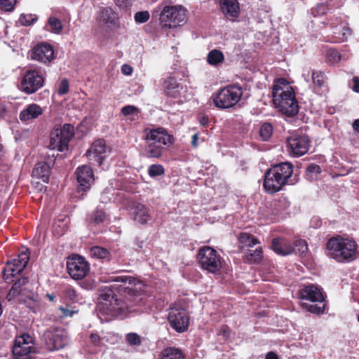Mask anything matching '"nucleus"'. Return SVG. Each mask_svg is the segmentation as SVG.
<instances>
[{"label":"nucleus","mask_w":359,"mask_h":359,"mask_svg":"<svg viewBox=\"0 0 359 359\" xmlns=\"http://www.w3.org/2000/svg\"><path fill=\"white\" fill-rule=\"evenodd\" d=\"M114 283L110 286L102 287L99 290L100 298L110 304L118 301L116 292L123 296L126 302V309L128 312L135 311L133 304L140 305L143 299L142 295L134 288L135 279L129 276H118L111 278Z\"/></svg>","instance_id":"f257e3e1"},{"label":"nucleus","mask_w":359,"mask_h":359,"mask_svg":"<svg viewBox=\"0 0 359 359\" xmlns=\"http://www.w3.org/2000/svg\"><path fill=\"white\" fill-rule=\"evenodd\" d=\"M142 139L145 141L144 155L147 158H159L164 151L175 142L172 135L163 127L146 128Z\"/></svg>","instance_id":"f03ea898"},{"label":"nucleus","mask_w":359,"mask_h":359,"mask_svg":"<svg viewBox=\"0 0 359 359\" xmlns=\"http://www.w3.org/2000/svg\"><path fill=\"white\" fill-rule=\"evenodd\" d=\"M294 165L287 161L272 165L265 172L264 189L269 194H274L286 184H294L296 180L292 177Z\"/></svg>","instance_id":"7ed1b4c3"},{"label":"nucleus","mask_w":359,"mask_h":359,"mask_svg":"<svg viewBox=\"0 0 359 359\" xmlns=\"http://www.w3.org/2000/svg\"><path fill=\"white\" fill-rule=\"evenodd\" d=\"M273 102L283 114L293 117L299 112V107L295 93L285 79H279L273 86Z\"/></svg>","instance_id":"20e7f679"},{"label":"nucleus","mask_w":359,"mask_h":359,"mask_svg":"<svg viewBox=\"0 0 359 359\" xmlns=\"http://www.w3.org/2000/svg\"><path fill=\"white\" fill-rule=\"evenodd\" d=\"M326 246L328 255L339 262L354 260L358 252V245L354 241L339 236L329 239Z\"/></svg>","instance_id":"39448f33"},{"label":"nucleus","mask_w":359,"mask_h":359,"mask_svg":"<svg viewBox=\"0 0 359 359\" xmlns=\"http://www.w3.org/2000/svg\"><path fill=\"white\" fill-rule=\"evenodd\" d=\"M243 94V88L238 84H230L220 88L212 97L214 105L219 109L233 108L240 102Z\"/></svg>","instance_id":"423d86ee"},{"label":"nucleus","mask_w":359,"mask_h":359,"mask_svg":"<svg viewBox=\"0 0 359 359\" xmlns=\"http://www.w3.org/2000/svg\"><path fill=\"white\" fill-rule=\"evenodd\" d=\"M44 83L45 78L41 70L29 67L25 69L18 88L27 95H32L41 89L44 86Z\"/></svg>","instance_id":"0eeeda50"},{"label":"nucleus","mask_w":359,"mask_h":359,"mask_svg":"<svg viewBox=\"0 0 359 359\" xmlns=\"http://www.w3.org/2000/svg\"><path fill=\"white\" fill-rule=\"evenodd\" d=\"M197 259L201 267L210 273H217L222 268L220 255L210 246L200 248L197 254Z\"/></svg>","instance_id":"6e6552de"},{"label":"nucleus","mask_w":359,"mask_h":359,"mask_svg":"<svg viewBox=\"0 0 359 359\" xmlns=\"http://www.w3.org/2000/svg\"><path fill=\"white\" fill-rule=\"evenodd\" d=\"M74 126L65 124L61 128H54L50 133L49 149L64 151L68 149L69 143L74 135Z\"/></svg>","instance_id":"1a4fd4ad"},{"label":"nucleus","mask_w":359,"mask_h":359,"mask_svg":"<svg viewBox=\"0 0 359 359\" xmlns=\"http://www.w3.org/2000/svg\"><path fill=\"white\" fill-rule=\"evenodd\" d=\"M185 10L181 6H166L160 15L162 29L176 27L185 22Z\"/></svg>","instance_id":"9d476101"},{"label":"nucleus","mask_w":359,"mask_h":359,"mask_svg":"<svg viewBox=\"0 0 359 359\" xmlns=\"http://www.w3.org/2000/svg\"><path fill=\"white\" fill-rule=\"evenodd\" d=\"M34 345V340L29 334L17 337L13 346L15 359H32V354L36 352Z\"/></svg>","instance_id":"9b49d317"},{"label":"nucleus","mask_w":359,"mask_h":359,"mask_svg":"<svg viewBox=\"0 0 359 359\" xmlns=\"http://www.w3.org/2000/svg\"><path fill=\"white\" fill-rule=\"evenodd\" d=\"M67 269L68 273L73 279L81 280L88 274L90 264L81 256L72 255L67 258Z\"/></svg>","instance_id":"f8f14e48"},{"label":"nucleus","mask_w":359,"mask_h":359,"mask_svg":"<svg viewBox=\"0 0 359 359\" xmlns=\"http://www.w3.org/2000/svg\"><path fill=\"white\" fill-rule=\"evenodd\" d=\"M311 140L308 135L296 133L287 138L288 151L294 156H302L308 152Z\"/></svg>","instance_id":"ddd939ff"},{"label":"nucleus","mask_w":359,"mask_h":359,"mask_svg":"<svg viewBox=\"0 0 359 359\" xmlns=\"http://www.w3.org/2000/svg\"><path fill=\"white\" fill-rule=\"evenodd\" d=\"M168 320L170 327L177 332L186 331L189 324V318L187 311L179 307L170 308Z\"/></svg>","instance_id":"4468645a"},{"label":"nucleus","mask_w":359,"mask_h":359,"mask_svg":"<svg viewBox=\"0 0 359 359\" xmlns=\"http://www.w3.org/2000/svg\"><path fill=\"white\" fill-rule=\"evenodd\" d=\"M76 192L81 193V195L90 190L94 182V172L91 167L83 165L79 166L76 170Z\"/></svg>","instance_id":"2eb2a0df"},{"label":"nucleus","mask_w":359,"mask_h":359,"mask_svg":"<svg viewBox=\"0 0 359 359\" xmlns=\"http://www.w3.org/2000/svg\"><path fill=\"white\" fill-rule=\"evenodd\" d=\"M43 338L46 348L49 351L61 349L67 343L64 330L58 328L46 330L43 333Z\"/></svg>","instance_id":"dca6fc26"},{"label":"nucleus","mask_w":359,"mask_h":359,"mask_svg":"<svg viewBox=\"0 0 359 359\" xmlns=\"http://www.w3.org/2000/svg\"><path fill=\"white\" fill-rule=\"evenodd\" d=\"M128 209L131 218L140 224H147L151 219L149 208L140 202H131Z\"/></svg>","instance_id":"f3484780"},{"label":"nucleus","mask_w":359,"mask_h":359,"mask_svg":"<svg viewBox=\"0 0 359 359\" xmlns=\"http://www.w3.org/2000/svg\"><path fill=\"white\" fill-rule=\"evenodd\" d=\"M31 58L43 64H49L54 58V50L51 45L41 42L32 50Z\"/></svg>","instance_id":"a211bd4d"},{"label":"nucleus","mask_w":359,"mask_h":359,"mask_svg":"<svg viewBox=\"0 0 359 359\" xmlns=\"http://www.w3.org/2000/svg\"><path fill=\"white\" fill-rule=\"evenodd\" d=\"M107 149L105 140L97 139L91 144L90 147L86 153V156L90 161L95 162L100 166L103 163L104 154L106 153Z\"/></svg>","instance_id":"6ab92c4d"},{"label":"nucleus","mask_w":359,"mask_h":359,"mask_svg":"<svg viewBox=\"0 0 359 359\" xmlns=\"http://www.w3.org/2000/svg\"><path fill=\"white\" fill-rule=\"evenodd\" d=\"M300 298L312 302H323L325 300L322 291L313 284L304 286L299 290Z\"/></svg>","instance_id":"aec40b11"},{"label":"nucleus","mask_w":359,"mask_h":359,"mask_svg":"<svg viewBox=\"0 0 359 359\" xmlns=\"http://www.w3.org/2000/svg\"><path fill=\"white\" fill-rule=\"evenodd\" d=\"M163 91L167 97L177 98L180 95L182 87L172 74L164 79L162 83Z\"/></svg>","instance_id":"412c9836"},{"label":"nucleus","mask_w":359,"mask_h":359,"mask_svg":"<svg viewBox=\"0 0 359 359\" xmlns=\"http://www.w3.org/2000/svg\"><path fill=\"white\" fill-rule=\"evenodd\" d=\"M271 249L278 255L286 256L293 253L294 250L292 243L286 238L276 237L273 238Z\"/></svg>","instance_id":"4be33fe9"},{"label":"nucleus","mask_w":359,"mask_h":359,"mask_svg":"<svg viewBox=\"0 0 359 359\" xmlns=\"http://www.w3.org/2000/svg\"><path fill=\"white\" fill-rule=\"evenodd\" d=\"M43 109L37 104H30L27 105L20 113L19 118L22 123L36 119L43 114Z\"/></svg>","instance_id":"5701e85b"},{"label":"nucleus","mask_w":359,"mask_h":359,"mask_svg":"<svg viewBox=\"0 0 359 359\" xmlns=\"http://www.w3.org/2000/svg\"><path fill=\"white\" fill-rule=\"evenodd\" d=\"M51 169L48 163L42 161L36 163L32 170V176L41 180L44 183H48L50 175Z\"/></svg>","instance_id":"b1692460"},{"label":"nucleus","mask_w":359,"mask_h":359,"mask_svg":"<svg viewBox=\"0 0 359 359\" xmlns=\"http://www.w3.org/2000/svg\"><path fill=\"white\" fill-rule=\"evenodd\" d=\"M118 19L117 13L111 8H103L100 11L97 20L102 25L109 27L116 25Z\"/></svg>","instance_id":"393cba45"},{"label":"nucleus","mask_w":359,"mask_h":359,"mask_svg":"<svg viewBox=\"0 0 359 359\" xmlns=\"http://www.w3.org/2000/svg\"><path fill=\"white\" fill-rule=\"evenodd\" d=\"M220 7L226 18H237L240 7L237 0H220Z\"/></svg>","instance_id":"a878e982"},{"label":"nucleus","mask_w":359,"mask_h":359,"mask_svg":"<svg viewBox=\"0 0 359 359\" xmlns=\"http://www.w3.org/2000/svg\"><path fill=\"white\" fill-rule=\"evenodd\" d=\"M24 269H21L18 265L7 261L6 266L3 271V278L6 282H13V278L20 273Z\"/></svg>","instance_id":"bb28decb"},{"label":"nucleus","mask_w":359,"mask_h":359,"mask_svg":"<svg viewBox=\"0 0 359 359\" xmlns=\"http://www.w3.org/2000/svg\"><path fill=\"white\" fill-rule=\"evenodd\" d=\"M161 359H185V355L180 348L166 347L161 353Z\"/></svg>","instance_id":"cd10ccee"},{"label":"nucleus","mask_w":359,"mask_h":359,"mask_svg":"<svg viewBox=\"0 0 359 359\" xmlns=\"http://www.w3.org/2000/svg\"><path fill=\"white\" fill-rule=\"evenodd\" d=\"M22 302L34 313H36L40 309L41 299L37 294L30 292Z\"/></svg>","instance_id":"c85d7f7f"},{"label":"nucleus","mask_w":359,"mask_h":359,"mask_svg":"<svg viewBox=\"0 0 359 359\" xmlns=\"http://www.w3.org/2000/svg\"><path fill=\"white\" fill-rule=\"evenodd\" d=\"M311 79L315 90H319L323 87H326V76L323 72L313 70L312 72Z\"/></svg>","instance_id":"c756f323"},{"label":"nucleus","mask_w":359,"mask_h":359,"mask_svg":"<svg viewBox=\"0 0 359 359\" xmlns=\"http://www.w3.org/2000/svg\"><path fill=\"white\" fill-rule=\"evenodd\" d=\"M246 262L249 264H259L263 258V250L261 247H258L255 250H248L245 253Z\"/></svg>","instance_id":"7c9ffc66"},{"label":"nucleus","mask_w":359,"mask_h":359,"mask_svg":"<svg viewBox=\"0 0 359 359\" xmlns=\"http://www.w3.org/2000/svg\"><path fill=\"white\" fill-rule=\"evenodd\" d=\"M28 281L29 280L27 277H22L18 278L16 280H14V283L7 295V299L10 301L12 297H14L17 294H20L22 292L21 286L26 285Z\"/></svg>","instance_id":"2f4dec72"},{"label":"nucleus","mask_w":359,"mask_h":359,"mask_svg":"<svg viewBox=\"0 0 359 359\" xmlns=\"http://www.w3.org/2000/svg\"><path fill=\"white\" fill-rule=\"evenodd\" d=\"M76 290L71 285H67L62 292V297L67 303H74L78 300Z\"/></svg>","instance_id":"473e14b6"},{"label":"nucleus","mask_w":359,"mask_h":359,"mask_svg":"<svg viewBox=\"0 0 359 359\" xmlns=\"http://www.w3.org/2000/svg\"><path fill=\"white\" fill-rule=\"evenodd\" d=\"M342 60L341 54L335 48H330L326 52V62L330 65H334Z\"/></svg>","instance_id":"72a5a7b5"},{"label":"nucleus","mask_w":359,"mask_h":359,"mask_svg":"<svg viewBox=\"0 0 359 359\" xmlns=\"http://www.w3.org/2000/svg\"><path fill=\"white\" fill-rule=\"evenodd\" d=\"M224 60V54L222 51L214 49L209 52L207 61L210 65H217L220 62H222Z\"/></svg>","instance_id":"f704fd0d"},{"label":"nucleus","mask_w":359,"mask_h":359,"mask_svg":"<svg viewBox=\"0 0 359 359\" xmlns=\"http://www.w3.org/2000/svg\"><path fill=\"white\" fill-rule=\"evenodd\" d=\"M238 241L241 243L248 247H253L254 245L259 243L258 239L255 236L246 232L240 233Z\"/></svg>","instance_id":"c9c22d12"},{"label":"nucleus","mask_w":359,"mask_h":359,"mask_svg":"<svg viewBox=\"0 0 359 359\" xmlns=\"http://www.w3.org/2000/svg\"><path fill=\"white\" fill-rule=\"evenodd\" d=\"M29 260V252L27 250L25 252H22L18 255L17 257L13 259L10 261L12 263H14L17 266H20L21 269H25Z\"/></svg>","instance_id":"e433bc0d"},{"label":"nucleus","mask_w":359,"mask_h":359,"mask_svg":"<svg viewBox=\"0 0 359 359\" xmlns=\"http://www.w3.org/2000/svg\"><path fill=\"white\" fill-rule=\"evenodd\" d=\"M90 255L95 258L103 259H109L110 252L104 248L100 246H93L90 248Z\"/></svg>","instance_id":"4c0bfd02"},{"label":"nucleus","mask_w":359,"mask_h":359,"mask_svg":"<svg viewBox=\"0 0 359 359\" xmlns=\"http://www.w3.org/2000/svg\"><path fill=\"white\" fill-rule=\"evenodd\" d=\"M273 126L271 123L266 122L262 124L259 129V135L264 141H267L273 134Z\"/></svg>","instance_id":"58836bf2"},{"label":"nucleus","mask_w":359,"mask_h":359,"mask_svg":"<svg viewBox=\"0 0 359 359\" xmlns=\"http://www.w3.org/2000/svg\"><path fill=\"white\" fill-rule=\"evenodd\" d=\"M48 22L52 32L55 34H60L62 32L63 27L61 21L58 18L53 16L50 17Z\"/></svg>","instance_id":"ea45409f"},{"label":"nucleus","mask_w":359,"mask_h":359,"mask_svg":"<svg viewBox=\"0 0 359 359\" xmlns=\"http://www.w3.org/2000/svg\"><path fill=\"white\" fill-rule=\"evenodd\" d=\"M165 173V169L162 165L153 164L148 169V174L151 177H155L163 175Z\"/></svg>","instance_id":"a19ab883"},{"label":"nucleus","mask_w":359,"mask_h":359,"mask_svg":"<svg viewBox=\"0 0 359 359\" xmlns=\"http://www.w3.org/2000/svg\"><path fill=\"white\" fill-rule=\"evenodd\" d=\"M294 249L293 252L298 253L299 255L304 254L308 250V245L305 240L298 239L294 243Z\"/></svg>","instance_id":"79ce46f5"},{"label":"nucleus","mask_w":359,"mask_h":359,"mask_svg":"<svg viewBox=\"0 0 359 359\" xmlns=\"http://www.w3.org/2000/svg\"><path fill=\"white\" fill-rule=\"evenodd\" d=\"M126 341L130 346H140L142 344L141 337L135 332H130L126 335Z\"/></svg>","instance_id":"37998d69"},{"label":"nucleus","mask_w":359,"mask_h":359,"mask_svg":"<svg viewBox=\"0 0 359 359\" xmlns=\"http://www.w3.org/2000/svg\"><path fill=\"white\" fill-rule=\"evenodd\" d=\"M149 18L150 14L148 11H138L134 15L135 21L140 24L147 22Z\"/></svg>","instance_id":"c03bdc74"},{"label":"nucleus","mask_w":359,"mask_h":359,"mask_svg":"<svg viewBox=\"0 0 359 359\" xmlns=\"http://www.w3.org/2000/svg\"><path fill=\"white\" fill-rule=\"evenodd\" d=\"M21 25L24 26H29L32 25L36 20V18H33L32 15H27V14H22L20 16L19 19Z\"/></svg>","instance_id":"a18cd8bd"},{"label":"nucleus","mask_w":359,"mask_h":359,"mask_svg":"<svg viewBox=\"0 0 359 359\" xmlns=\"http://www.w3.org/2000/svg\"><path fill=\"white\" fill-rule=\"evenodd\" d=\"M16 0H0L1 8L5 11H11L14 9Z\"/></svg>","instance_id":"49530a36"},{"label":"nucleus","mask_w":359,"mask_h":359,"mask_svg":"<svg viewBox=\"0 0 359 359\" xmlns=\"http://www.w3.org/2000/svg\"><path fill=\"white\" fill-rule=\"evenodd\" d=\"M321 172V168L320 165L311 163L308 165L306 168V175L313 177V175H317Z\"/></svg>","instance_id":"de8ad7c7"},{"label":"nucleus","mask_w":359,"mask_h":359,"mask_svg":"<svg viewBox=\"0 0 359 359\" xmlns=\"http://www.w3.org/2000/svg\"><path fill=\"white\" fill-rule=\"evenodd\" d=\"M106 215L104 211L102 210H96L93 212L92 215V220L95 224H100L103 222L105 219Z\"/></svg>","instance_id":"09e8293b"},{"label":"nucleus","mask_w":359,"mask_h":359,"mask_svg":"<svg viewBox=\"0 0 359 359\" xmlns=\"http://www.w3.org/2000/svg\"><path fill=\"white\" fill-rule=\"evenodd\" d=\"M69 90V81L67 79H62L59 84V87L57 89V93L60 95H63L67 94Z\"/></svg>","instance_id":"8fccbe9b"},{"label":"nucleus","mask_w":359,"mask_h":359,"mask_svg":"<svg viewBox=\"0 0 359 359\" xmlns=\"http://www.w3.org/2000/svg\"><path fill=\"white\" fill-rule=\"evenodd\" d=\"M302 306L305 308L308 311L312 313L320 314L323 312V309L316 304H309L307 303H303Z\"/></svg>","instance_id":"3c124183"},{"label":"nucleus","mask_w":359,"mask_h":359,"mask_svg":"<svg viewBox=\"0 0 359 359\" xmlns=\"http://www.w3.org/2000/svg\"><path fill=\"white\" fill-rule=\"evenodd\" d=\"M138 112V109L133 105H126L121 109V113L123 116H129Z\"/></svg>","instance_id":"603ef678"},{"label":"nucleus","mask_w":359,"mask_h":359,"mask_svg":"<svg viewBox=\"0 0 359 359\" xmlns=\"http://www.w3.org/2000/svg\"><path fill=\"white\" fill-rule=\"evenodd\" d=\"M330 11L327 4H320L316 7V13L318 15H323L329 13Z\"/></svg>","instance_id":"864d4df0"},{"label":"nucleus","mask_w":359,"mask_h":359,"mask_svg":"<svg viewBox=\"0 0 359 359\" xmlns=\"http://www.w3.org/2000/svg\"><path fill=\"white\" fill-rule=\"evenodd\" d=\"M351 34H352L351 29L348 26H344L341 30V35H342L341 41H346L348 37L351 36Z\"/></svg>","instance_id":"5fc2aeb1"},{"label":"nucleus","mask_w":359,"mask_h":359,"mask_svg":"<svg viewBox=\"0 0 359 359\" xmlns=\"http://www.w3.org/2000/svg\"><path fill=\"white\" fill-rule=\"evenodd\" d=\"M90 341L95 346H100L101 338L97 333H91L90 335Z\"/></svg>","instance_id":"6e6d98bb"},{"label":"nucleus","mask_w":359,"mask_h":359,"mask_svg":"<svg viewBox=\"0 0 359 359\" xmlns=\"http://www.w3.org/2000/svg\"><path fill=\"white\" fill-rule=\"evenodd\" d=\"M133 68L131 66L127 64H124L121 67V72L126 76H130L133 73Z\"/></svg>","instance_id":"4d7b16f0"},{"label":"nucleus","mask_w":359,"mask_h":359,"mask_svg":"<svg viewBox=\"0 0 359 359\" xmlns=\"http://www.w3.org/2000/svg\"><path fill=\"white\" fill-rule=\"evenodd\" d=\"M220 332L224 337L229 338L230 337L231 330L227 325H224L221 327Z\"/></svg>","instance_id":"13d9d810"},{"label":"nucleus","mask_w":359,"mask_h":359,"mask_svg":"<svg viewBox=\"0 0 359 359\" xmlns=\"http://www.w3.org/2000/svg\"><path fill=\"white\" fill-rule=\"evenodd\" d=\"M8 110L5 104H0V118L6 119L7 117Z\"/></svg>","instance_id":"bf43d9fd"},{"label":"nucleus","mask_w":359,"mask_h":359,"mask_svg":"<svg viewBox=\"0 0 359 359\" xmlns=\"http://www.w3.org/2000/svg\"><path fill=\"white\" fill-rule=\"evenodd\" d=\"M60 309L62 311L63 316L66 317H72L73 316L74 313H76L75 311L69 310L67 308L60 307Z\"/></svg>","instance_id":"052dcab7"},{"label":"nucleus","mask_w":359,"mask_h":359,"mask_svg":"<svg viewBox=\"0 0 359 359\" xmlns=\"http://www.w3.org/2000/svg\"><path fill=\"white\" fill-rule=\"evenodd\" d=\"M353 90L354 92L359 93V77L354 76L353 79Z\"/></svg>","instance_id":"680f3d73"},{"label":"nucleus","mask_w":359,"mask_h":359,"mask_svg":"<svg viewBox=\"0 0 359 359\" xmlns=\"http://www.w3.org/2000/svg\"><path fill=\"white\" fill-rule=\"evenodd\" d=\"M198 136L197 133L192 135V137H191L192 147H196L198 146Z\"/></svg>","instance_id":"e2e57ef3"},{"label":"nucleus","mask_w":359,"mask_h":359,"mask_svg":"<svg viewBox=\"0 0 359 359\" xmlns=\"http://www.w3.org/2000/svg\"><path fill=\"white\" fill-rule=\"evenodd\" d=\"M266 359H279L276 353L273 351L269 352L266 355Z\"/></svg>","instance_id":"0e129e2a"},{"label":"nucleus","mask_w":359,"mask_h":359,"mask_svg":"<svg viewBox=\"0 0 359 359\" xmlns=\"http://www.w3.org/2000/svg\"><path fill=\"white\" fill-rule=\"evenodd\" d=\"M353 130L359 133V119H356L353 123Z\"/></svg>","instance_id":"69168bd1"},{"label":"nucleus","mask_w":359,"mask_h":359,"mask_svg":"<svg viewBox=\"0 0 359 359\" xmlns=\"http://www.w3.org/2000/svg\"><path fill=\"white\" fill-rule=\"evenodd\" d=\"M128 0H117L116 4L119 6H126Z\"/></svg>","instance_id":"338daca9"},{"label":"nucleus","mask_w":359,"mask_h":359,"mask_svg":"<svg viewBox=\"0 0 359 359\" xmlns=\"http://www.w3.org/2000/svg\"><path fill=\"white\" fill-rule=\"evenodd\" d=\"M200 122L203 126H205L208 123V118L205 116H203L201 119Z\"/></svg>","instance_id":"774afa93"}]
</instances>
